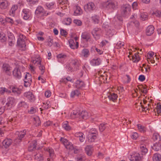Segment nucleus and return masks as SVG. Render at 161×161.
<instances>
[{
    "label": "nucleus",
    "instance_id": "412c9836",
    "mask_svg": "<svg viewBox=\"0 0 161 161\" xmlns=\"http://www.w3.org/2000/svg\"><path fill=\"white\" fill-rule=\"evenodd\" d=\"M85 85L83 81L77 80L75 83V86L77 88H81L84 87Z\"/></svg>",
    "mask_w": 161,
    "mask_h": 161
},
{
    "label": "nucleus",
    "instance_id": "e2e57ef3",
    "mask_svg": "<svg viewBox=\"0 0 161 161\" xmlns=\"http://www.w3.org/2000/svg\"><path fill=\"white\" fill-rule=\"evenodd\" d=\"M51 92L49 90L46 91L45 93V95L47 97H49L51 96Z\"/></svg>",
    "mask_w": 161,
    "mask_h": 161
},
{
    "label": "nucleus",
    "instance_id": "7c9ffc66",
    "mask_svg": "<svg viewBox=\"0 0 161 161\" xmlns=\"http://www.w3.org/2000/svg\"><path fill=\"white\" fill-rule=\"evenodd\" d=\"M74 14L75 15H79L82 13V10L80 7L76 6L74 8Z\"/></svg>",
    "mask_w": 161,
    "mask_h": 161
},
{
    "label": "nucleus",
    "instance_id": "f03ea898",
    "mask_svg": "<svg viewBox=\"0 0 161 161\" xmlns=\"http://www.w3.org/2000/svg\"><path fill=\"white\" fill-rule=\"evenodd\" d=\"M112 90L111 88L107 89L104 92L103 94L106 95V98L107 97L110 101L114 102L117 99L118 96L117 94L112 92Z\"/></svg>",
    "mask_w": 161,
    "mask_h": 161
},
{
    "label": "nucleus",
    "instance_id": "ddd939ff",
    "mask_svg": "<svg viewBox=\"0 0 161 161\" xmlns=\"http://www.w3.org/2000/svg\"><path fill=\"white\" fill-rule=\"evenodd\" d=\"M24 96L31 102H33L35 100V97L32 92H31L29 91L25 92L24 93Z\"/></svg>",
    "mask_w": 161,
    "mask_h": 161
},
{
    "label": "nucleus",
    "instance_id": "f3484780",
    "mask_svg": "<svg viewBox=\"0 0 161 161\" xmlns=\"http://www.w3.org/2000/svg\"><path fill=\"white\" fill-rule=\"evenodd\" d=\"M12 140L10 138H6L3 142V144L4 147L7 148L9 147L12 143Z\"/></svg>",
    "mask_w": 161,
    "mask_h": 161
},
{
    "label": "nucleus",
    "instance_id": "e433bc0d",
    "mask_svg": "<svg viewBox=\"0 0 161 161\" xmlns=\"http://www.w3.org/2000/svg\"><path fill=\"white\" fill-rule=\"evenodd\" d=\"M153 161H160L161 160V156L158 153L154 154L153 157Z\"/></svg>",
    "mask_w": 161,
    "mask_h": 161
},
{
    "label": "nucleus",
    "instance_id": "052dcab7",
    "mask_svg": "<svg viewBox=\"0 0 161 161\" xmlns=\"http://www.w3.org/2000/svg\"><path fill=\"white\" fill-rule=\"evenodd\" d=\"M25 36L23 35L20 34L19 36V38L17 40H25Z\"/></svg>",
    "mask_w": 161,
    "mask_h": 161
},
{
    "label": "nucleus",
    "instance_id": "b1692460",
    "mask_svg": "<svg viewBox=\"0 0 161 161\" xmlns=\"http://www.w3.org/2000/svg\"><path fill=\"white\" fill-rule=\"evenodd\" d=\"M17 44L20 47L22 48L23 50H25L26 48L25 40H17Z\"/></svg>",
    "mask_w": 161,
    "mask_h": 161
},
{
    "label": "nucleus",
    "instance_id": "7ed1b4c3",
    "mask_svg": "<svg viewBox=\"0 0 161 161\" xmlns=\"http://www.w3.org/2000/svg\"><path fill=\"white\" fill-rule=\"evenodd\" d=\"M105 7L108 9H115L118 8V3L113 1H108L105 4Z\"/></svg>",
    "mask_w": 161,
    "mask_h": 161
},
{
    "label": "nucleus",
    "instance_id": "13d9d810",
    "mask_svg": "<svg viewBox=\"0 0 161 161\" xmlns=\"http://www.w3.org/2000/svg\"><path fill=\"white\" fill-rule=\"evenodd\" d=\"M36 110L35 108L32 107L30 108V110H28V113L31 114L35 113L36 112Z\"/></svg>",
    "mask_w": 161,
    "mask_h": 161
},
{
    "label": "nucleus",
    "instance_id": "4d7b16f0",
    "mask_svg": "<svg viewBox=\"0 0 161 161\" xmlns=\"http://www.w3.org/2000/svg\"><path fill=\"white\" fill-rule=\"evenodd\" d=\"M131 137L132 139L136 140L138 137V134L136 132H133L132 133Z\"/></svg>",
    "mask_w": 161,
    "mask_h": 161
},
{
    "label": "nucleus",
    "instance_id": "8fccbe9b",
    "mask_svg": "<svg viewBox=\"0 0 161 161\" xmlns=\"http://www.w3.org/2000/svg\"><path fill=\"white\" fill-rule=\"evenodd\" d=\"M5 92L7 93H11V91L8 90L5 88H0V93L1 94H3Z\"/></svg>",
    "mask_w": 161,
    "mask_h": 161
},
{
    "label": "nucleus",
    "instance_id": "09e8293b",
    "mask_svg": "<svg viewBox=\"0 0 161 161\" xmlns=\"http://www.w3.org/2000/svg\"><path fill=\"white\" fill-rule=\"evenodd\" d=\"M43 11V8L41 6H38L36 9L35 13L36 14H40L42 13Z\"/></svg>",
    "mask_w": 161,
    "mask_h": 161
},
{
    "label": "nucleus",
    "instance_id": "20e7f679",
    "mask_svg": "<svg viewBox=\"0 0 161 161\" xmlns=\"http://www.w3.org/2000/svg\"><path fill=\"white\" fill-rule=\"evenodd\" d=\"M26 131L25 130H23L22 132L18 131L16 132L15 135L16 138L14 140L15 142L16 143H18L20 142L22 138L24 137L25 135L26 134Z\"/></svg>",
    "mask_w": 161,
    "mask_h": 161
},
{
    "label": "nucleus",
    "instance_id": "2eb2a0df",
    "mask_svg": "<svg viewBox=\"0 0 161 161\" xmlns=\"http://www.w3.org/2000/svg\"><path fill=\"white\" fill-rule=\"evenodd\" d=\"M31 13L29 9H23L22 14L23 18L25 20H27L30 17Z\"/></svg>",
    "mask_w": 161,
    "mask_h": 161
},
{
    "label": "nucleus",
    "instance_id": "49530a36",
    "mask_svg": "<svg viewBox=\"0 0 161 161\" xmlns=\"http://www.w3.org/2000/svg\"><path fill=\"white\" fill-rule=\"evenodd\" d=\"M17 8L18 6L17 5H13L10 11V14H12V15L14 14L15 13V11L17 9Z\"/></svg>",
    "mask_w": 161,
    "mask_h": 161
},
{
    "label": "nucleus",
    "instance_id": "a18cd8bd",
    "mask_svg": "<svg viewBox=\"0 0 161 161\" xmlns=\"http://www.w3.org/2000/svg\"><path fill=\"white\" fill-rule=\"evenodd\" d=\"M153 138L154 141L158 140V142H160V140H161V139L159 134L157 133H155L153 134Z\"/></svg>",
    "mask_w": 161,
    "mask_h": 161
},
{
    "label": "nucleus",
    "instance_id": "3c124183",
    "mask_svg": "<svg viewBox=\"0 0 161 161\" xmlns=\"http://www.w3.org/2000/svg\"><path fill=\"white\" fill-rule=\"evenodd\" d=\"M125 43L123 42L119 41L117 42L116 46L117 49H120L123 47Z\"/></svg>",
    "mask_w": 161,
    "mask_h": 161
},
{
    "label": "nucleus",
    "instance_id": "ea45409f",
    "mask_svg": "<svg viewBox=\"0 0 161 161\" xmlns=\"http://www.w3.org/2000/svg\"><path fill=\"white\" fill-rule=\"evenodd\" d=\"M92 19L95 24H98L99 22V17L97 15H94L92 17Z\"/></svg>",
    "mask_w": 161,
    "mask_h": 161
},
{
    "label": "nucleus",
    "instance_id": "6ab92c4d",
    "mask_svg": "<svg viewBox=\"0 0 161 161\" xmlns=\"http://www.w3.org/2000/svg\"><path fill=\"white\" fill-rule=\"evenodd\" d=\"M8 102L6 103V105L8 107H11L14 105L15 103V100L13 97H9L8 99Z\"/></svg>",
    "mask_w": 161,
    "mask_h": 161
},
{
    "label": "nucleus",
    "instance_id": "c85d7f7f",
    "mask_svg": "<svg viewBox=\"0 0 161 161\" xmlns=\"http://www.w3.org/2000/svg\"><path fill=\"white\" fill-rule=\"evenodd\" d=\"M140 150L142 155H145L148 151L147 148L144 144H141L140 145Z\"/></svg>",
    "mask_w": 161,
    "mask_h": 161
},
{
    "label": "nucleus",
    "instance_id": "9b49d317",
    "mask_svg": "<svg viewBox=\"0 0 161 161\" xmlns=\"http://www.w3.org/2000/svg\"><path fill=\"white\" fill-rule=\"evenodd\" d=\"M142 156L139 153H135L130 155V160L131 161H140L142 158Z\"/></svg>",
    "mask_w": 161,
    "mask_h": 161
},
{
    "label": "nucleus",
    "instance_id": "de8ad7c7",
    "mask_svg": "<svg viewBox=\"0 0 161 161\" xmlns=\"http://www.w3.org/2000/svg\"><path fill=\"white\" fill-rule=\"evenodd\" d=\"M140 17L142 20H146L147 19V14L146 13H142L140 14Z\"/></svg>",
    "mask_w": 161,
    "mask_h": 161
},
{
    "label": "nucleus",
    "instance_id": "2f4dec72",
    "mask_svg": "<svg viewBox=\"0 0 161 161\" xmlns=\"http://www.w3.org/2000/svg\"><path fill=\"white\" fill-rule=\"evenodd\" d=\"M139 53H135L134 55L131 56V58L134 62H137L140 60V58L138 55Z\"/></svg>",
    "mask_w": 161,
    "mask_h": 161
},
{
    "label": "nucleus",
    "instance_id": "72a5a7b5",
    "mask_svg": "<svg viewBox=\"0 0 161 161\" xmlns=\"http://www.w3.org/2000/svg\"><path fill=\"white\" fill-rule=\"evenodd\" d=\"M62 126L64 128L67 130H69L71 129V127L69 125L67 121H65L63 123Z\"/></svg>",
    "mask_w": 161,
    "mask_h": 161
},
{
    "label": "nucleus",
    "instance_id": "864d4df0",
    "mask_svg": "<svg viewBox=\"0 0 161 161\" xmlns=\"http://www.w3.org/2000/svg\"><path fill=\"white\" fill-rule=\"evenodd\" d=\"M106 124L102 123L99 126V129L101 131H103L106 128Z\"/></svg>",
    "mask_w": 161,
    "mask_h": 161
},
{
    "label": "nucleus",
    "instance_id": "dca6fc26",
    "mask_svg": "<svg viewBox=\"0 0 161 161\" xmlns=\"http://www.w3.org/2000/svg\"><path fill=\"white\" fill-rule=\"evenodd\" d=\"M9 5L8 2L6 0H0V9H5Z\"/></svg>",
    "mask_w": 161,
    "mask_h": 161
},
{
    "label": "nucleus",
    "instance_id": "58836bf2",
    "mask_svg": "<svg viewBox=\"0 0 161 161\" xmlns=\"http://www.w3.org/2000/svg\"><path fill=\"white\" fill-rule=\"evenodd\" d=\"M54 4L55 3L53 2H50L46 3V6L47 9H51L54 8Z\"/></svg>",
    "mask_w": 161,
    "mask_h": 161
},
{
    "label": "nucleus",
    "instance_id": "4468645a",
    "mask_svg": "<svg viewBox=\"0 0 161 161\" xmlns=\"http://www.w3.org/2000/svg\"><path fill=\"white\" fill-rule=\"evenodd\" d=\"M81 37L86 42H88L90 40L91 35L89 32L85 31L82 33Z\"/></svg>",
    "mask_w": 161,
    "mask_h": 161
},
{
    "label": "nucleus",
    "instance_id": "bb28decb",
    "mask_svg": "<svg viewBox=\"0 0 161 161\" xmlns=\"http://www.w3.org/2000/svg\"><path fill=\"white\" fill-rule=\"evenodd\" d=\"M86 154L89 156L92 154L93 150V147L92 146H87L85 148Z\"/></svg>",
    "mask_w": 161,
    "mask_h": 161
},
{
    "label": "nucleus",
    "instance_id": "473e14b6",
    "mask_svg": "<svg viewBox=\"0 0 161 161\" xmlns=\"http://www.w3.org/2000/svg\"><path fill=\"white\" fill-rule=\"evenodd\" d=\"M31 61L34 64H36L37 66L41 62L40 58L39 57L37 58H33Z\"/></svg>",
    "mask_w": 161,
    "mask_h": 161
},
{
    "label": "nucleus",
    "instance_id": "393cba45",
    "mask_svg": "<svg viewBox=\"0 0 161 161\" xmlns=\"http://www.w3.org/2000/svg\"><path fill=\"white\" fill-rule=\"evenodd\" d=\"M131 10L130 6L129 4H126L123 5L122 10L124 14H126Z\"/></svg>",
    "mask_w": 161,
    "mask_h": 161
},
{
    "label": "nucleus",
    "instance_id": "1a4fd4ad",
    "mask_svg": "<svg viewBox=\"0 0 161 161\" xmlns=\"http://www.w3.org/2000/svg\"><path fill=\"white\" fill-rule=\"evenodd\" d=\"M84 8L86 11L91 12L95 9L96 6L94 3L90 2L84 6Z\"/></svg>",
    "mask_w": 161,
    "mask_h": 161
},
{
    "label": "nucleus",
    "instance_id": "c03bdc74",
    "mask_svg": "<svg viewBox=\"0 0 161 161\" xmlns=\"http://www.w3.org/2000/svg\"><path fill=\"white\" fill-rule=\"evenodd\" d=\"M81 54L85 57H87L89 54L88 49H84L81 52Z\"/></svg>",
    "mask_w": 161,
    "mask_h": 161
},
{
    "label": "nucleus",
    "instance_id": "680f3d73",
    "mask_svg": "<svg viewBox=\"0 0 161 161\" xmlns=\"http://www.w3.org/2000/svg\"><path fill=\"white\" fill-rule=\"evenodd\" d=\"M58 2L59 4L62 5L67 4L68 3L67 0H58Z\"/></svg>",
    "mask_w": 161,
    "mask_h": 161
},
{
    "label": "nucleus",
    "instance_id": "423d86ee",
    "mask_svg": "<svg viewBox=\"0 0 161 161\" xmlns=\"http://www.w3.org/2000/svg\"><path fill=\"white\" fill-rule=\"evenodd\" d=\"M21 67L20 66H17L12 71L14 76L18 79H19L21 77V72L20 71Z\"/></svg>",
    "mask_w": 161,
    "mask_h": 161
},
{
    "label": "nucleus",
    "instance_id": "a19ab883",
    "mask_svg": "<svg viewBox=\"0 0 161 161\" xmlns=\"http://www.w3.org/2000/svg\"><path fill=\"white\" fill-rule=\"evenodd\" d=\"M39 68L40 70H41V74L42 75L43 74L45 70V67L41 63V62L38 65Z\"/></svg>",
    "mask_w": 161,
    "mask_h": 161
},
{
    "label": "nucleus",
    "instance_id": "69168bd1",
    "mask_svg": "<svg viewBox=\"0 0 161 161\" xmlns=\"http://www.w3.org/2000/svg\"><path fill=\"white\" fill-rule=\"evenodd\" d=\"M57 57L58 58H66V56L65 54H61L58 55Z\"/></svg>",
    "mask_w": 161,
    "mask_h": 161
},
{
    "label": "nucleus",
    "instance_id": "774afa93",
    "mask_svg": "<svg viewBox=\"0 0 161 161\" xmlns=\"http://www.w3.org/2000/svg\"><path fill=\"white\" fill-rule=\"evenodd\" d=\"M156 111L158 114L161 113V106L160 105L157 106L156 108Z\"/></svg>",
    "mask_w": 161,
    "mask_h": 161
},
{
    "label": "nucleus",
    "instance_id": "4be33fe9",
    "mask_svg": "<svg viewBox=\"0 0 161 161\" xmlns=\"http://www.w3.org/2000/svg\"><path fill=\"white\" fill-rule=\"evenodd\" d=\"M154 27L153 25H149L147 27L146 33L147 35L149 36L151 35L154 32Z\"/></svg>",
    "mask_w": 161,
    "mask_h": 161
},
{
    "label": "nucleus",
    "instance_id": "338daca9",
    "mask_svg": "<svg viewBox=\"0 0 161 161\" xmlns=\"http://www.w3.org/2000/svg\"><path fill=\"white\" fill-rule=\"evenodd\" d=\"M15 22L17 24H20L22 25H25L24 22H22L21 20L19 19L16 20Z\"/></svg>",
    "mask_w": 161,
    "mask_h": 161
},
{
    "label": "nucleus",
    "instance_id": "c9c22d12",
    "mask_svg": "<svg viewBox=\"0 0 161 161\" xmlns=\"http://www.w3.org/2000/svg\"><path fill=\"white\" fill-rule=\"evenodd\" d=\"M45 150L48 152L50 157L51 158H52L54 155V151L52 148L48 147L46 148V149H45Z\"/></svg>",
    "mask_w": 161,
    "mask_h": 161
},
{
    "label": "nucleus",
    "instance_id": "aec40b11",
    "mask_svg": "<svg viewBox=\"0 0 161 161\" xmlns=\"http://www.w3.org/2000/svg\"><path fill=\"white\" fill-rule=\"evenodd\" d=\"M34 156L35 159L37 161H41L43 160L44 157L41 152H38L34 155Z\"/></svg>",
    "mask_w": 161,
    "mask_h": 161
},
{
    "label": "nucleus",
    "instance_id": "a211bd4d",
    "mask_svg": "<svg viewBox=\"0 0 161 161\" xmlns=\"http://www.w3.org/2000/svg\"><path fill=\"white\" fill-rule=\"evenodd\" d=\"M69 42L70 47L71 48L75 49L78 47V42H76V44H75L74 41L72 39H69Z\"/></svg>",
    "mask_w": 161,
    "mask_h": 161
},
{
    "label": "nucleus",
    "instance_id": "9d476101",
    "mask_svg": "<svg viewBox=\"0 0 161 161\" xmlns=\"http://www.w3.org/2000/svg\"><path fill=\"white\" fill-rule=\"evenodd\" d=\"M3 71L7 75H10L11 74V67L6 63H4L2 68Z\"/></svg>",
    "mask_w": 161,
    "mask_h": 161
},
{
    "label": "nucleus",
    "instance_id": "5701e85b",
    "mask_svg": "<svg viewBox=\"0 0 161 161\" xmlns=\"http://www.w3.org/2000/svg\"><path fill=\"white\" fill-rule=\"evenodd\" d=\"M101 63V61L100 58L93 59L90 61L91 65L95 66L99 65Z\"/></svg>",
    "mask_w": 161,
    "mask_h": 161
},
{
    "label": "nucleus",
    "instance_id": "0e129e2a",
    "mask_svg": "<svg viewBox=\"0 0 161 161\" xmlns=\"http://www.w3.org/2000/svg\"><path fill=\"white\" fill-rule=\"evenodd\" d=\"M60 33L62 36H66L67 35V32L64 30L61 29L60 30Z\"/></svg>",
    "mask_w": 161,
    "mask_h": 161
},
{
    "label": "nucleus",
    "instance_id": "c756f323",
    "mask_svg": "<svg viewBox=\"0 0 161 161\" xmlns=\"http://www.w3.org/2000/svg\"><path fill=\"white\" fill-rule=\"evenodd\" d=\"M8 40L9 45L12 46L14 45L15 40L14 36L12 35H10L8 36Z\"/></svg>",
    "mask_w": 161,
    "mask_h": 161
},
{
    "label": "nucleus",
    "instance_id": "5fc2aeb1",
    "mask_svg": "<svg viewBox=\"0 0 161 161\" xmlns=\"http://www.w3.org/2000/svg\"><path fill=\"white\" fill-rule=\"evenodd\" d=\"M6 37L4 34L0 33V41L1 42H4L6 40Z\"/></svg>",
    "mask_w": 161,
    "mask_h": 161
},
{
    "label": "nucleus",
    "instance_id": "39448f33",
    "mask_svg": "<svg viewBox=\"0 0 161 161\" xmlns=\"http://www.w3.org/2000/svg\"><path fill=\"white\" fill-rule=\"evenodd\" d=\"M92 130H90L87 135L88 141L89 142H94L97 138L96 130V129H93L94 132H92Z\"/></svg>",
    "mask_w": 161,
    "mask_h": 161
},
{
    "label": "nucleus",
    "instance_id": "a878e982",
    "mask_svg": "<svg viewBox=\"0 0 161 161\" xmlns=\"http://www.w3.org/2000/svg\"><path fill=\"white\" fill-rule=\"evenodd\" d=\"M161 147V140L160 142H158L155 143L153 147V148L156 151H158L160 149Z\"/></svg>",
    "mask_w": 161,
    "mask_h": 161
},
{
    "label": "nucleus",
    "instance_id": "f257e3e1",
    "mask_svg": "<svg viewBox=\"0 0 161 161\" xmlns=\"http://www.w3.org/2000/svg\"><path fill=\"white\" fill-rule=\"evenodd\" d=\"M89 114L87 111H83L78 112L77 110H73L70 115V118L72 119L76 118H82L83 119H87L89 117Z\"/></svg>",
    "mask_w": 161,
    "mask_h": 161
},
{
    "label": "nucleus",
    "instance_id": "37998d69",
    "mask_svg": "<svg viewBox=\"0 0 161 161\" xmlns=\"http://www.w3.org/2000/svg\"><path fill=\"white\" fill-rule=\"evenodd\" d=\"M137 126L139 130L141 132L144 133L145 131V127L141 125V124H139L137 125Z\"/></svg>",
    "mask_w": 161,
    "mask_h": 161
},
{
    "label": "nucleus",
    "instance_id": "603ef678",
    "mask_svg": "<svg viewBox=\"0 0 161 161\" xmlns=\"http://www.w3.org/2000/svg\"><path fill=\"white\" fill-rule=\"evenodd\" d=\"M142 107V111H145V112L147 110H150V108H151V106L150 104H148L147 106H144L141 105Z\"/></svg>",
    "mask_w": 161,
    "mask_h": 161
},
{
    "label": "nucleus",
    "instance_id": "f704fd0d",
    "mask_svg": "<svg viewBox=\"0 0 161 161\" xmlns=\"http://www.w3.org/2000/svg\"><path fill=\"white\" fill-rule=\"evenodd\" d=\"M37 145V142L36 141H33L32 142V144L29 146V150L31 151L36 149Z\"/></svg>",
    "mask_w": 161,
    "mask_h": 161
},
{
    "label": "nucleus",
    "instance_id": "79ce46f5",
    "mask_svg": "<svg viewBox=\"0 0 161 161\" xmlns=\"http://www.w3.org/2000/svg\"><path fill=\"white\" fill-rule=\"evenodd\" d=\"M72 22V19L70 18H68L65 19L63 21V23L64 25H70Z\"/></svg>",
    "mask_w": 161,
    "mask_h": 161
},
{
    "label": "nucleus",
    "instance_id": "cd10ccee",
    "mask_svg": "<svg viewBox=\"0 0 161 161\" xmlns=\"http://www.w3.org/2000/svg\"><path fill=\"white\" fill-rule=\"evenodd\" d=\"M31 77L30 74L28 73H26L24 78L25 82L31 83Z\"/></svg>",
    "mask_w": 161,
    "mask_h": 161
},
{
    "label": "nucleus",
    "instance_id": "4c0bfd02",
    "mask_svg": "<svg viewBox=\"0 0 161 161\" xmlns=\"http://www.w3.org/2000/svg\"><path fill=\"white\" fill-rule=\"evenodd\" d=\"M80 94V93L77 90H75L71 92L70 94V97H78Z\"/></svg>",
    "mask_w": 161,
    "mask_h": 161
},
{
    "label": "nucleus",
    "instance_id": "6e6552de",
    "mask_svg": "<svg viewBox=\"0 0 161 161\" xmlns=\"http://www.w3.org/2000/svg\"><path fill=\"white\" fill-rule=\"evenodd\" d=\"M101 33L102 31L101 30L97 28H96L94 29L92 32V36L96 40L100 38L101 36Z\"/></svg>",
    "mask_w": 161,
    "mask_h": 161
},
{
    "label": "nucleus",
    "instance_id": "bf43d9fd",
    "mask_svg": "<svg viewBox=\"0 0 161 161\" xmlns=\"http://www.w3.org/2000/svg\"><path fill=\"white\" fill-rule=\"evenodd\" d=\"M19 106L20 107H23L24 108L27 107V104L25 102L21 101L19 104Z\"/></svg>",
    "mask_w": 161,
    "mask_h": 161
},
{
    "label": "nucleus",
    "instance_id": "6e6d98bb",
    "mask_svg": "<svg viewBox=\"0 0 161 161\" xmlns=\"http://www.w3.org/2000/svg\"><path fill=\"white\" fill-rule=\"evenodd\" d=\"M73 22L78 26H81L82 25L81 21L78 19H75L73 21Z\"/></svg>",
    "mask_w": 161,
    "mask_h": 161
},
{
    "label": "nucleus",
    "instance_id": "f8f14e48",
    "mask_svg": "<svg viewBox=\"0 0 161 161\" xmlns=\"http://www.w3.org/2000/svg\"><path fill=\"white\" fill-rule=\"evenodd\" d=\"M9 88L10 89L11 92L12 91L15 95H19L21 92V89L15 86H11Z\"/></svg>",
    "mask_w": 161,
    "mask_h": 161
},
{
    "label": "nucleus",
    "instance_id": "0eeeda50",
    "mask_svg": "<svg viewBox=\"0 0 161 161\" xmlns=\"http://www.w3.org/2000/svg\"><path fill=\"white\" fill-rule=\"evenodd\" d=\"M60 141L67 149L72 150L73 148L71 143L69 142L67 139L64 138H61Z\"/></svg>",
    "mask_w": 161,
    "mask_h": 161
}]
</instances>
